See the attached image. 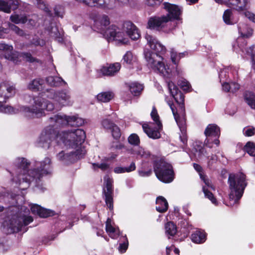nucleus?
<instances>
[{
  "label": "nucleus",
  "mask_w": 255,
  "mask_h": 255,
  "mask_svg": "<svg viewBox=\"0 0 255 255\" xmlns=\"http://www.w3.org/2000/svg\"><path fill=\"white\" fill-rule=\"evenodd\" d=\"M69 116L65 115H55L49 120L50 125L42 131L38 141L39 146L48 149L55 140L58 144L63 143L65 146L72 148L82 144L86 138L85 131L77 128L74 130L63 131L57 133L55 129L66 125H69Z\"/></svg>",
  "instance_id": "nucleus-1"
},
{
  "label": "nucleus",
  "mask_w": 255,
  "mask_h": 255,
  "mask_svg": "<svg viewBox=\"0 0 255 255\" xmlns=\"http://www.w3.org/2000/svg\"><path fill=\"white\" fill-rule=\"evenodd\" d=\"M12 175L15 174L16 178L13 180L19 185L25 183L26 185L22 189L27 188L30 184L37 188L41 191H44L42 178L44 176L52 174L53 168L51 159L46 157L41 162H35L34 167L30 170H27L30 166V162L24 157H18L15 159Z\"/></svg>",
  "instance_id": "nucleus-2"
},
{
  "label": "nucleus",
  "mask_w": 255,
  "mask_h": 255,
  "mask_svg": "<svg viewBox=\"0 0 255 255\" xmlns=\"http://www.w3.org/2000/svg\"><path fill=\"white\" fill-rule=\"evenodd\" d=\"M145 38L149 46L153 51H144V57L147 67L163 77H168L171 70L165 67L162 57L166 52L165 47L159 42L155 37L147 33H146Z\"/></svg>",
  "instance_id": "nucleus-3"
},
{
  "label": "nucleus",
  "mask_w": 255,
  "mask_h": 255,
  "mask_svg": "<svg viewBox=\"0 0 255 255\" xmlns=\"http://www.w3.org/2000/svg\"><path fill=\"white\" fill-rule=\"evenodd\" d=\"M8 221L5 220L2 225L1 230L6 234L19 232H26V226L33 221L29 215L30 211L24 205L11 207L9 209Z\"/></svg>",
  "instance_id": "nucleus-4"
},
{
  "label": "nucleus",
  "mask_w": 255,
  "mask_h": 255,
  "mask_svg": "<svg viewBox=\"0 0 255 255\" xmlns=\"http://www.w3.org/2000/svg\"><path fill=\"white\" fill-rule=\"evenodd\" d=\"M167 85L171 95L178 105V109H175L173 104L169 103L168 105L180 130V139L181 141L184 144H186L187 142V136L185 118L184 97L181 91L178 90L177 87L172 81L168 82Z\"/></svg>",
  "instance_id": "nucleus-5"
},
{
  "label": "nucleus",
  "mask_w": 255,
  "mask_h": 255,
  "mask_svg": "<svg viewBox=\"0 0 255 255\" xmlns=\"http://www.w3.org/2000/svg\"><path fill=\"white\" fill-rule=\"evenodd\" d=\"M33 101L34 105L31 107L20 106L16 109L10 106H3L1 104L0 106V112L10 114L21 112L29 118H40L44 115V110L51 111L54 109L53 104L41 97L34 98Z\"/></svg>",
  "instance_id": "nucleus-6"
},
{
  "label": "nucleus",
  "mask_w": 255,
  "mask_h": 255,
  "mask_svg": "<svg viewBox=\"0 0 255 255\" xmlns=\"http://www.w3.org/2000/svg\"><path fill=\"white\" fill-rule=\"evenodd\" d=\"M163 5V8L167 12V15L161 17H151L148 21V27L150 29L160 30L168 21L172 19H179L182 13L181 7L169 2H164Z\"/></svg>",
  "instance_id": "nucleus-7"
},
{
  "label": "nucleus",
  "mask_w": 255,
  "mask_h": 255,
  "mask_svg": "<svg viewBox=\"0 0 255 255\" xmlns=\"http://www.w3.org/2000/svg\"><path fill=\"white\" fill-rule=\"evenodd\" d=\"M228 183L230 191L229 195L233 204L238 203L243 196L247 186L246 175L243 173H232L228 177Z\"/></svg>",
  "instance_id": "nucleus-8"
},
{
  "label": "nucleus",
  "mask_w": 255,
  "mask_h": 255,
  "mask_svg": "<svg viewBox=\"0 0 255 255\" xmlns=\"http://www.w3.org/2000/svg\"><path fill=\"white\" fill-rule=\"evenodd\" d=\"M100 22L104 26V27L102 28L103 30L101 31V33H103L104 36L108 42L115 40L123 44H127L128 43V39L124 37L125 34L124 32L120 31V29L117 26L112 25L108 28L105 30L106 27L110 24V19L108 16H103Z\"/></svg>",
  "instance_id": "nucleus-9"
},
{
  "label": "nucleus",
  "mask_w": 255,
  "mask_h": 255,
  "mask_svg": "<svg viewBox=\"0 0 255 255\" xmlns=\"http://www.w3.org/2000/svg\"><path fill=\"white\" fill-rule=\"evenodd\" d=\"M0 50L4 52V56L5 59L12 61L15 64L19 63L21 58L24 59L26 61L30 63L40 62L39 60L32 57L30 53L28 52L20 53L14 51L13 49L12 46L3 43H0Z\"/></svg>",
  "instance_id": "nucleus-10"
},
{
  "label": "nucleus",
  "mask_w": 255,
  "mask_h": 255,
  "mask_svg": "<svg viewBox=\"0 0 255 255\" xmlns=\"http://www.w3.org/2000/svg\"><path fill=\"white\" fill-rule=\"evenodd\" d=\"M153 169L157 178L162 182L170 183L174 178L172 165L163 160H155Z\"/></svg>",
  "instance_id": "nucleus-11"
},
{
  "label": "nucleus",
  "mask_w": 255,
  "mask_h": 255,
  "mask_svg": "<svg viewBox=\"0 0 255 255\" xmlns=\"http://www.w3.org/2000/svg\"><path fill=\"white\" fill-rule=\"evenodd\" d=\"M206 139L204 145L206 147L213 148L218 147L220 145L219 138L220 136V128L215 124H209L204 131Z\"/></svg>",
  "instance_id": "nucleus-12"
},
{
  "label": "nucleus",
  "mask_w": 255,
  "mask_h": 255,
  "mask_svg": "<svg viewBox=\"0 0 255 255\" xmlns=\"http://www.w3.org/2000/svg\"><path fill=\"white\" fill-rule=\"evenodd\" d=\"M44 93L48 98L53 100L60 107L72 105L71 95L68 91H56L54 89H50L46 90Z\"/></svg>",
  "instance_id": "nucleus-13"
},
{
  "label": "nucleus",
  "mask_w": 255,
  "mask_h": 255,
  "mask_svg": "<svg viewBox=\"0 0 255 255\" xmlns=\"http://www.w3.org/2000/svg\"><path fill=\"white\" fill-rule=\"evenodd\" d=\"M81 144L78 145L75 148L66 146L67 147L76 149V151L69 152L61 151L56 155L57 159L63 163L68 164L73 163L78 159L82 158L85 154V150L80 146Z\"/></svg>",
  "instance_id": "nucleus-14"
},
{
  "label": "nucleus",
  "mask_w": 255,
  "mask_h": 255,
  "mask_svg": "<svg viewBox=\"0 0 255 255\" xmlns=\"http://www.w3.org/2000/svg\"><path fill=\"white\" fill-rule=\"evenodd\" d=\"M150 115L151 118L155 122L156 127L155 128H152L147 124H143L142 125V128L149 137L153 139H158L160 137L159 130L162 129V125L159 120V117L157 110L154 107L152 108Z\"/></svg>",
  "instance_id": "nucleus-15"
},
{
  "label": "nucleus",
  "mask_w": 255,
  "mask_h": 255,
  "mask_svg": "<svg viewBox=\"0 0 255 255\" xmlns=\"http://www.w3.org/2000/svg\"><path fill=\"white\" fill-rule=\"evenodd\" d=\"M238 32L240 36L237 39V43L239 48L243 51L247 48V42L244 39L249 38L254 34L253 29L248 24L240 22L238 25Z\"/></svg>",
  "instance_id": "nucleus-16"
},
{
  "label": "nucleus",
  "mask_w": 255,
  "mask_h": 255,
  "mask_svg": "<svg viewBox=\"0 0 255 255\" xmlns=\"http://www.w3.org/2000/svg\"><path fill=\"white\" fill-rule=\"evenodd\" d=\"M113 180L109 175L104 177L103 193L106 203L110 210L113 209Z\"/></svg>",
  "instance_id": "nucleus-17"
},
{
  "label": "nucleus",
  "mask_w": 255,
  "mask_h": 255,
  "mask_svg": "<svg viewBox=\"0 0 255 255\" xmlns=\"http://www.w3.org/2000/svg\"><path fill=\"white\" fill-rule=\"evenodd\" d=\"M216 2L225 4L239 12H245L250 7L249 0H215Z\"/></svg>",
  "instance_id": "nucleus-18"
},
{
  "label": "nucleus",
  "mask_w": 255,
  "mask_h": 255,
  "mask_svg": "<svg viewBox=\"0 0 255 255\" xmlns=\"http://www.w3.org/2000/svg\"><path fill=\"white\" fill-rule=\"evenodd\" d=\"M16 93L15 85L9 81H4L0 84V106L6 100L13 97Z\"/></svg>",
  "instance_id": "nucleus-19"
},
{
  "label": "nucleus",
  "mask_w": 255,
  "mask_h": 255,
  "mask_svg": "<svg viewBox=\"0 0 255 255\" xmlns=\"http://www.w3.org/2000/svg\"><path fill=\"white\" fill-rule=\"evenodd\" d=\"M200 178L204 181L206 186H203L202 187V190L204 192L205 196L208 198L213 204L215 205H217V201L216 199L214 196L212 192H211L208 188L212 189L213 190H215L214 187L211 184L210 181L209 179H206L205 177L201 173H200Z\"/></svg>",
  "instance_id": "nucleus-20"
},
{
  "label": "nucleus",
  "mask_w": 255,
  "mask_h": 255,
  "mask_svg": "<svg viewBox=\"0 0 255 255\" xmlns=\"http://www.w3.org/2000/svg\"><path fill=\"white\" fill-rule=\"evenodd\" d=\"M124 27L128 36L132 40L138 39L140 36V33L136 26L130 21L126 22L124 23Z\"/></svg>",
  "instance_id": "nucleus-21"
},
{
  "label": "nucleus",
  "mask_w": 255,
  "mask_h": 255,
  "mask_svg": "<svg viewBox=\"0 0 255 255\" xmlns=\"http://www.w3.org/2000/svg\"><path fill=\"white\" fill-rule=\"evenodd\" d=\"M121 69V64L119 63H115L110 64L108 67H103L100 70L101 76H113Z\"/></svg>",
  "instance_id": "nucleus-22"
},
{
  "label": "nucleus",
  "mask_w": 255,
  "mask_h": 255,
  "mask_svg": "<svg viewBox=\"0 0 255 255\" xmlns=\"http://www.w3.org/2000/svg\"><path fill=\"white\" fill-rule=\"evenodd\" d=\"M10 21L14 24H24L27 21V16L25 13H12L9 17Z\"/></svg>",
  "instance_id": "nucleus-23"
},
{
  "label": "nucleus",
  "mask_w": 255,
  "mask_h": 255,
  "mask_svg": "<svg viewBox=\"0 0 255 255\" xmlns=\"http://www.w3.org/2000/svg\"><path fill=\"white\" fill-rule=\"evenodd\" d=\"M46 81L49 85L53 87H59L67 84L61 77L58 76H48Z\"/></svg>",
  "instance_id": "nucleus-24"
},
{
  "label": "nucleus",
  "mask_w": 255,
  "mask_h": 255,
  "mask_svg": "<svg viewBox=\"0 0 255 255\" xmlns=\"http://www.w3.org/2000/svg\"><path fill=\"white\" fill-rule=\"evenodd\" d=\"M191 240L197 244H201L205 242L206 236L203 231L196 230L191 235Z\"/></svg>",
  "instance_id": "nucleus-25"
},
{
  "label": "nucleus",
  "mask_w": 255,
  "mask_h": 255,
  "mask_svg": "<svg viewBox=\"0 0 255 255\" xmlns=\"http://www.w3.org/2000/svg\"><path fill=\"white\" fill-rule=\"evenodd\" d=\"M44 81L40 78H37L31 81L27 85V88L32 91L37 92L42 89Z\"/></svg>",
  "instance_id": "nucleus-26"
},
{
  "label": "nucleus",
  "mask_w": 255,
  "mask_h": 255,
  "mask_svg": "<svg viewBox=\"0 0 255 255\" xmlns=\"http://www.w3.org/2000/svg\"><path fill=\"white\" fill-rule=\"evenodd\" d=\"M156 209L160 213L166 212L168 209V204L166 200L162 196L158 197L156 201Z\"/></svg>",
  "instance_id": "nucleus-27"
},
{
  "label": "nucleus",
  "mask_w": 255,
  "mask_h": 255,
  "mask_svg": "<svg viewBox=\"0 0 255 255\" xmlns=\"http://www.w3.org/2000/svg\"><path fill=\"white\" fill-rule=\"evenodd\" d=\"M106 230L110 237L113 239H117L119 236L118 229H116L111 225V220L108 218L106 223Z\"/></svg>",
  "instance_id": "nucleus-28"
},
{
  "label": "nucleus",
  "mask_w": 255,
  "mask_h": 255,
  "mask_svg": "<svg viewBox=\"0 0 255 255\" xmlns=\"http://www.w3.org/2000/svg\"><path fill=\"white\" fill-rule=\"evenodd\" d=\"M128 89L133 96L139 95L143 89V85L137 82H132L128 84Z\"/></svg>",
  "instance_id": "nucleus-29"
},
{
  "label": "nucleus",
  "mask_w": 255,
  "mask_h": 255,
  "mask_svg": "<svg viewBox=\"0 0 255 255\" xmlns=\"http://www.w3.org/2000/svg\"><path fill=\"white\" fill-rule=\"evenodd\" d=\"M83 3L91 7L96 6L101 8H106L108 7L105 0H83Z\"/></svg>",
  "instance_id": "nucleus-30"
},
{
  "label": "nucleus",
  "mask_w": 255,
  "mask_h": 255,
  "mask_svg": "<svg viewBox=\"0 0 255 255\" xmlns=\"http://www.w3.org/2000/svg\"><path fill=\"white\" fill-rule=\"evenodd\" d=\"M223 18L225 23L229 25L234 24L238 21L237 20L233 18L232 11L230 9H228L225 11L223 15Z\"/></svg>",
  "instance_id": "nucleus-31"
},
{
  "label": "nucleus",
  "mask_w": 255,
  "mask_h": 255,
  "mask_svg": "<svg viewBox=\"0 0 255 255\" xmlns=\"http://www.w3.org/2000/svg\"><path fill=\"white\" fill-rule=\"evenodd\" d=\"M52 37L59 43H62L63 42V31H60L57 27H52L50 33Z\"/></svg>",
  "instance_id": "nucleus-32"
},
{
  "label": "nucleus",
  "mask_w": 255,
  "mask_h": 255,
  "mask_svg": "<svg viewBox=\"0 0 255 255\" xmlns=\"http://www.w3.org/2000/svg\"><path fill=\"white\" fill-rule=\"evenodd\" d=\"M245 100L248 105L255 110V94L251 92L247 91L244 95Z\"/></svg>",
  "instance_id": "nucleus-33"
},
{
  "label": "nucleus",
  "mask_w": 255,
  "mask_h": 255,
  "mask_svg": "<svg viewBox=\"0 0 255 255\" xmlns=\"http://www.w3.org/2000/svg\"><path fill=\"white\" fill-rule=\"evenodd\" d=\"M135 168L136 166L135 163L132 162L128 167H116L114 169V171L117 174L129 172L134 171L135 169Z\"/></svg>",
  "instance_id": "nucleus-34"
},
{
  "label": "nucleus",
  "mask_w": 255,
  "mask_h": 255,
  "mask_svg": "<svg viewBox=\"0 0 255 255\" xmlns=\"http://www.w3.org/2000/svg\"><path fill=\"white\" fill-rule=\"evenodd\" d=\"M166 234L170 237L174 236L177 232L176 226L172 222H167L165 225Z\"/></svg>",
  "instance_id": "nucleus-35"
},
{
  "label": "nucleus",
  "mask_w": 255,
  "mask_h": 255,
  "mask_svg": "<svg viewBox=\"0 0 255 255\" xmlns=\"http://www.w3.org/2000/svg\"><path fill=\"white\" fill-rule=\"evenodd\" d=\"M69 125L72 127H80L84 124V120L77 115L69 116Z\"/></svg>",
  "instance_id": "nucleus-36"
},
{
  "label": "nucleus",
  "mask_w": 255,
  "mask_h": 255,
  "mask_svg": "<svg viewBox=\"0 0 255 255\" xmlns=\"http://www.w3.org/2000/svg\"><path fill=\"white\" fill-rule=\"evenodd\" d=\"M114 97L113 93L110 92H102L99 94L97 98V100L102 102H109Z\"/></svg>",
  "instance_id": "nucleus-37"
},
{
  "label": "nucleus",
  "mask_w": 255,
  "mask_h": 255,
  "mask_svg": "<svg viewBox=\"0 0 255 255\" xmlns=\"http://www.w3.org/2000/svg\"><path fill=\"white\" fill-rule=\"evenodd\" d=\"M131 153L141 158H146L149 155V153L148 151H145L143 148L139 146L132 148Z\"/></svg>",
  "instance_id": "nucleus-38"
},
{
  "label": "nucleus",
  "mask_w": 255,
  "mask_h": 255,
  "mask_svg": "<svg viewBox=\"0 0 255 255\" xmlns=\"http://www.w3.org/2000/svg\"><path fill=\"white\" fill-rule=\"evenodd\" d=\"M54 15L56 17L63 18L65 14V6L62 4H56L54 8Z\"/></svg>",
  "instance_id": "nucleus-39"
},
{
  "label": "nucleus",
  "mask_w": 255,
  "mask_h": 255,
  "mask_svg": "<svg viewBox=\"0 0 255 255\" xmlns=\"http://www.w3.org/2000/svg\"><path fill=\"white\" fill-rule=\"evenodd\" d=\"M185 55V52L177 53L173 49H172L170 52L171 61L175 65H177L180 58L184 57Z\"/></svg>",
  "instance_id": "nucleus-40"
},
{
  "label": "nucleus",
  "mask_w": 255,
  "mask_h": 255,
  "mask_svg": "<svg viewBox=\"0 0 255 255\" xmlns=\"http://www.w3.org/2000/svg\"><path fill=\"white\" fill-rule=\"evenodd\" d=\"M124 62L129 65H132L136 61V57L134 56L131 51H127L123 58Z\"/></svg>",
  "instance_id": "nucleus-41"
},
{
  "label": "nucleus",
  "mask_w": 255,
  "mask_h": 255,
  "mask_svg": "<svg viewBox=\"0 0 255 255\" xmlns=\"http://www.w3.org/2000/svg\"><path fill=\"white\" fill-rule=\"evenodd\" d=\"M36 4L40 9L43 10L49 16H51L52 15L51 11L46 5L44 0H36Z\"/></svg>",
  "instance_id": "nucleus-42"
},
{
  "label": "nucleus",
  "mask_w": 255,
  "mask_h": 255,
  "mask_svg": "<svg viewBox=\"0 0 255 255\" xmlns=\"http://www.w3.org/2000/svg\"><path fill=\"white\" fill-rule=\"evenodd\" d=\"M246 53L251 55L252 62V68L255 70V45H252L244 50Z\"/></svg>",
  "instance_id": "nucleus-43"
},
{
  "label": "nucleus",
  "mask_w": 255,
  "mask_h": 255,
  "mask_svg": "<svg viewBox=\"0 0 255 255\" xmlns=\"http://www.w3.org/2000/svg\"><path fill=\"white\" fill-rule=\"evenodd\" d=\"M128 141L131 145L138 146L140 143V139L136 134L132 133L128 136Z\"/></svg>",
  "instance_id": "nucleus-44"
},
{
  "label": "nucleus",
  "mask_w": 255,
  "mask_h": 255,
  "mask_svg": "<svg viewBox=\"0 0 255 255\" xmlns=\"http://www.w3.org/2000/svg\"><path fill=\"white\" fill-rule=\"evenodd\" d=\"M195 151L198 154V157L200 158L201 156L205 155L206 151L205 148L202 146L201 143L198 144L196 143L194 145Z\"/></svg>",
  "instance_id": "nucleus-45"
},
{
  "label": "nucleus",
  "mask_w": 255,
  "mask_h": 255,
  "mask_svg": "<svg viewBox=\"0 0 255 255\" xmlns=\"http://www.w3.org/2000/svg\"><path fill=\"white\" fill-rule=\"evenodd\" d=\"M0 11L9 13L11 12V6L9 3L4 0H0Z\"/></svg>",
  "instance_id": "nucleus-46"
},
{
  "label": "nucleus",
  "mask_w": 255,
  "mask_h": 255,
  "mask_svg": "<svg viewBox=\"0 0 255 255\" xmlns=\"http://www.w3.org/2000/svg\"><path fill=\"white\" fill-rule=\"evenodd\" d=\"M38 215L42 218H47L54 215L53 211L43 208L40 206V210Z\"/></svg>",
  "instance_id": "nucleus-47"
},
{
  "label": "nucleus",
  "mask_w": 255,
  "mask_h": 255,
  "mask_svg": "<svg viewBox=\"0 0 255 255\" xmlns=\"http://www.w3.org/2000/svg\"><path fill=\"white\" fill-rule=\"evenodd\" d=\"M101 124L103 128L107 130H110L115 125V123L108 119H103L101 122Z\"/></svg>",
  "instance_id": "nucleus-48"
},
{
  "label": "nucleus",
  "mask_w": 255,
  "mask_h": 255,
  "mask_svg": "<svg viewBox=\"0 0 255 255\" xmlns=\"http://www.w3.org/2000/svg\"><path fill=\"white\" fill-rule=\"evenodd\" d=\"M110 130L111 131L113 137L115 139H118L120 138L121 136V130L116 124Z\"/></svg>",
  "instance_id": "nucleus-49"
},
{
  "label": "nucleus",
  "mask_w": 255,
  "mask_h": 255,
  "mask_svg": "<svg viewBox=\"0 0 255 255\" xmlns=\"http://www.w3.org/2000/svg\"><path fill=\"white\" fill-rule=\"evenodd\" d=\"M8 27L10 29L14 32L16 34L19 36H23L24 32L23 30L20 29L18 26L11 23H8Z\"/></svg>",
  "instance_id": "nucleus-50"
},
{
  "label": "nucleus",
  "mask_w": 255,
  "mask_h": 255,
  "mask_svg": "<svg viewBox=\"0 0 255 255\" xmlns=\"http://www.w3.org/2000/svg\"><path fill=\"white\" fill-rule=\"evenodd\" d=\"M243 131L246 136H251L255 134V128L253 127H247L244 128Z\"/></svg>",
  "instance_id": "nucleus-51"
},
{
  "label": "nucleus",
  "mask_w": 255,
  "mask_h": 255,
  "mask_svg": "<svg viewBox=\"0 0 255 255\" xmlns=\"http://www.w3.org/2000/svg\"><path fill=\"white\" fill-rule=\"evenodd\" d=\"M178 85L183 90L188 91L191 86L190 83L186 80H181L178 81Z\"/></svg>",
  "instance_id": "nucleus-52"
},
{
  "label": "nucleus",
  "mask_w": 255,
  "mask_h": 255,
  "mask_svg": "<svg viewBox=\"0 0 255 255\" xmlns=\"http://www.w3.org/2000/svg\"><path fill=\"white\" fill-rule=\"evenodd\" d=\"M119 3L123 5L134 6L137 2V0H117Z\"/></svg>",
  "instance_id": "nucleus-53"
},
{
  "label": "nucleus",
  "mask_w": 255,
  "mask_h": 255,
  "mask_svg": "<svg viewBox=\"0 0 255 255\" xmlns=\"http://www.w3.org/2000/svg\"><path fill=\"white\" fill-rule=\"evenodd\" d=\"M167 255H179V250L174 247L166 248Z\"/></svg>",
  "instance_id": "nucleus-54"
},
{
  "label": "nucleus",
  "mask_w": 255,
  "mask_h": 255,
  "mask_svg": "<svg viewBox=\"0 0 255 255\" xmlns=\"http://www.w3.org/2000/svg\"><path fill=\"white\" fill-rule=\"evenodd\" d=\"M93 167L94 169L96 168H100L102 170L105 171L109 169V165L105 163H93Z\"/></svg>",
  "instance_id": "nucleus-55"
},
{
  "label": "nucleus",
  "mask_w": 255,
  "mask_h": 255,
  "mask_svg": "<svg viewBox=\"0 0 255 255\" xmlns=\"http://www.w3.org/2000/svg\"><path fill=\"white\" fill-rule=\"evenodd\" d=\"M10 1V3L9 4L10 5L11 10L12 9L13 10L17 9L19 7V6L20 4V1L19 0H8Z\"/></svg>",
  "instance_id": "nucleus-56"
},
{
  "label": "nucleus",
  "mask_w": 255,
  "mask_h": 255,
  "mask_svg": "<svg viewBox=\"0 0 255 255\" xmlns=\"http://www.w3.org/2000/svg\"><path fill=\"white\" fill-rule=\"evenodd\" d=\"M228 68H224L219 73V77L220 79V81L222 80L224 81V79H226L228 76Z\"/></svg>",
  "instance_id": "nucleus-57"
},
{
  "label": "nucleus",
  "mask_w": 255,
  "mask_h": 255,
  "mask_svg": "<svg viewBox=\"0 0 255 255\" xmlns=\"http://www.w3.org/2000/svg\"><path fill=\"white\" fill-rule=\"evenodd\" d=\"M126 240V242H125L122 244H120L118 248L119 252L121 253H125L128 248V241L127 238Z\"/></svg>",
  "instance_id": "nucleus-58"
},
{
  "label": "nucleus",
  "mask_w": 255,
  "mask_h": 255,
  "mask_svg": "<svg viewBox=\"0 0 255 255\" xmlns=\"http://www.w3.org/2000/svg\"><path fill=\"white\" fill-rule=\"evenodd\" d=\"M217 159V156L215 154H212L211 156L208 157V165L209 167H211L214 163H215Z\"/></svg>",
  "instance_id": "nucleus-59"
},
{
  "label": "nucleus",
  "mask_w": 255,
  "mask_h": 255,
  "mask_svg": "<svg viewBox=\"0 0 255 255\" xmlns=\"http://www.w3.org/2000/svg\"><path fill=\"white\" fill-rule=\"evenodd\" d=\"M245 16L249 19L251 21L255 23V14L249 11H246L244 12Z\"/></svg>",
  "instance_id": "nucleus-60"
},
{
  "label": "nucleus",
  "mask_w": 255,
  "mask_h": 255,
  "mask_svg": "<svg viewBox=\"0 0 255 255\" xmlns=\"http://www.w3.org/2000/svg\"><path fill=\"white\" fill-rule=\"evenodd\" d=\"M30 210L33 214L38 215L40 210V206L37 204H32L31 205Z\"/></svg>",
  "instance_id": "nucleus-61"
},
{
  "label": "nucleus",
  "mask_w": 255,
  "mask_h": 255,
  "mask_svg": "<svg viewBox=\"0 0 255 255\" xmlns=\"http://www.w3.org/2000/svg\"><path fill=\"white\" fill-rule=\"evenodd\" d=\"M31 44L35 46H42L44 44V42L43 40H40V38L36 37L32 39L31 41Z\"/></svg>",
  "instance_id": "nucleus-62"
},
{
  "label": "nucleus",
  "mask_w": 255,
  "mask_h": 255,
  "mask_svg": "<svg viewBox=\"0 0 255 255\" xmlns=\"http://www.w3.org/2000/svg\"><path fill=\"white\" fill-rule=\"evenodd\" d=\"M231 92L234 93L238 90L240 88V85L236 82H231L230 83Z\"/></svg>",
  "instance_id": "nucleus-63"
},
{
  "label": "nucleus",
  "mask_w": 255,
  "mask_h": 255,
  "mask_svg": "<svg viewBox=\"0 0 255 255\" xmlns=\"http://www.w3.org/2000/svg\"><path fill=\"white\" fill-rule=\"evenodd\" d=\"M112 148H113L116 149H119V150H120V149H122L125 148V146L122 143L116 142H113V145L112 146Z\"/></svg>",
  "instance_id": "nucleus-64"
}]
</instances>
